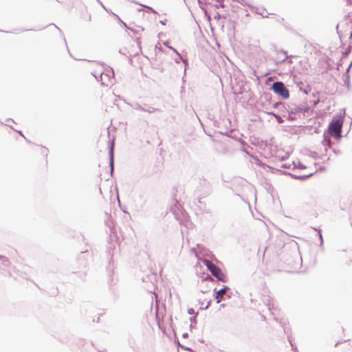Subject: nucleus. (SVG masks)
<instances>
[{"label": "nucleus", "instance_id": "1", "mask_svg": "<svg viewBox=\"0 0 352 352\" xmlns=\"http://www.w3.org/2000/svg\"><path fill=\"white\" fill-rule=\"evenodd\" d=\"M342 124L343 120L341 118H334L329 124L328 128L329 133L336 138H340L341 137Z\"/></svg>", "mask_w": 352, "mask_h": 352}, {"label": "nucleus", "instance_id": "3", "mask_svg": "<svg viewBox=\"0 0 352 352\" xmlns=\"http://www.w3.org/2000/svg\"><path fill=\"white\" fill-rule=\"evenodd\" d=\"M273 91L284 98H288L289 96V91L286 89L282 82H276L272 85Z\"/></svg>", "mask_w": 352, "mask_h": 352}, {"label": "nucleus", "instance_id": "2", "mask_svg": "<svg viewBox=\"0 0 352 352\" xmlns=\"http://www.w3.org/2000/svg\"><path fill=\"white\" fill-rule=\"evenodd\" d=\"M203 263L208 268V270L212 273V274L215 276L221 282H226V278L225 274L223 273L221 270L213 264L208 259H204Z\"/></svg>", "mask_w": 352, "mask_h": 352}, {"label": "nucleus", "instance_id": "5", "mask_svg": "<svg viewBox=\"0 0 352 352\" xmlns=\"http://www.w3.org/2000/svg\"><path fill=\"white\" fill-rule=\"evenodd\" d=\"M348 48L349 51L352 50V32L350 34Z\"/></svg>", "mask_w": 352, "mask_h": 352}, {"label": "nucleus", "instance_id": "4", "mask_svg": "<svg viewBox=\"0 0 352 352\" xmlns=\"http://www.w3.org/2000/svg\"><path fill=\"white\" fill-rule=\"evenodd\" d=\"M226 291L227 287H225L224 288L221 289L217 292L215 298L217 300V303H219L222 300L223 295L226 294Z\"/></svg>", "mask_w": 352, "mask_h": 352}, {"label": "nucleus", "instance_id": "7", "mask_svg": "<svg viewBox=\"0 0 352 352\" xmlns=\"http://www.w3.org/2000/svg\"><path fill=\"white\" fill-rule=\"evenodd\" d=\"M318 102V101H316L314 104H316Z\"/></svg>", "mask_w": 352, "mask_h": 352}, {"label": "nucleus", "instance_id": "6", "mask_svg": "<svg viewBox=\"0 0 352 352\" xmlns=\"http://www.w3.org/2000/svg\"><path fill=\"white\" fill-rule=\"evenodd\" d=\"M111 166H113V153H111Z\"/></svg>", "mask_w": 352, "mask_h": 352}]
</instances>
